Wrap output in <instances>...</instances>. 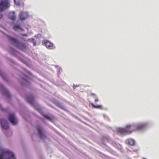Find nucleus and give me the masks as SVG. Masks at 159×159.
<instances>
[{
    "mask_svg": "<svg viewBox=\"0 0 159 159\" xmlns=\"http://www.w3.org/2000/svg\"><path fill=\"white\" fill-rule=\"evenodd\" d=\"M146 126L145 124H142L136 125H129L126 126L125 129L118 128L116 131L118 134L126 135L130 134L132 132L139 130L144 128Z\"/></svg>",
    "mask_w": 159,
    "mask_h": 159,
    "instance_id": "obj_1",
    "label": "nucleus"
},
{
    "mask_svg": "<svg viewBox=\"0 0 159 159\" xmlns=\"http://www.w3.org/2000/svg\"><path fill=\"white\" fill-rule=\"evenodd\" d=\"M8 38L11 42L16 47L23 51L26 50V47L24 44L19 43L16 39L13 37L8 36Z\"/></svg>",
    "mask_w": 159,
    "mask_h": 159,
    "instance_id": "obj_2",
    "label": "nucleus"
},
{
    "mask_svg": "<svg viewBox=\"0 0 159 159\" xmlns=\"http://www.w3.org/2000/svg\"><path fill=\"white\" fill-rule=\"evenodd\" d=\"M10 6L9 0H2L0 2V11H2L5 8H8Z\"/></svg>",
    "mask_w": 159,
    "mask_h": 159,
    "instance_id": "obj_3",
    "label": "nucleus"
},
{
    "mask_svg": "<svg viewBox=\"0 0 159 159\" xmlns=\"http://www.w3.org/2000/svg\"><path fill=\"white\" fill-rule=\"evenodd\" d=\"M8 119L10 121L13 125H15L17 124V120L15 117L14 114H10L9 115Z\"/></svg>",
    "mask_w": 159,
    "mask_h": 159,
    "instance_id": "obj_4",
    "label": "nucleus"
},
{
    "mask_svg": "<svg viewBox=\"0 0 159 159\" xmlns=\"http://www.w3.org/2000/svg\"><path fill=\"white\" fill-rule=\"evenodd\" d=\"M19 17L21 20H23L28 18L29 17V15L27 12L22 11L20 14Z\"/></svg>",
    "mask_w": 159,
    "mask_h": 159,
    "instance_id": "obj_5",
    "label": "nucleus"
},
{
    "mask_svg": "<svg viewBox=\"0 0 159 159\" xmlns=\"http://www.w3.org/2000/svg\"><path fill=\"white\" fill-rule=\"evenodd\" d=\"M1 125L2 128L4 129H7L9 128L8 124L5 120H3L1 122Z\"/></svg>",
    "mask_w": 159,
    "mask_h": 159,
    "instance_id": "obj_6",
    "label": "nucleus"
},
{
    "mask_svg": "<svg viewBox=\"0 0 159 159\" xmlns=\"http://www.w3.org/2000/svg\"><path fill=\"white\" fill-rule=\"evenodd\" d=\"M1 125L2 128L4 129H7L9 128L8 124L5 120H3L1 122Z\"/></svg>",
    "mask_w": 159,
    "mask_h": 159,
    "instance_id": "obj_7",
    "label": "nucleus"
},
{
    "mask_svg": "<svg viewBox=\"0 0 159 159\" xmlns=\"http://www.w3.org/2000/svg\"><path fill=\"white\" fill-rule=\"evenodd\" d=\"M39 134V136L42 139H44L46 137L45 136L43 133L42 131V128L41 126H39L37 128Z\"/></svg>",
    "mask_w": 159,
    "mask_h": 159,
    "instance_id": "obj_8",
    "label": "nucleus"
},
{
    "mask_svg": "<svg viewBox=\"0 0 159 159\" xmlns=\"http://www.w3.org/2000/svg\"><path fill=\"white\" fill-rule=\"evenodd\" d=\"M44 43L47 48L51 49L53 48V44L48 41H45Z\"/></svg>",
    "mask_w": 159,
    "mask_h": 159,
    "instance_id": "obj_9",
    "label": "nucleus"
},
{
    "mask_svg": "<svg viewBox=\"0 0 159 159\" xmlns=\"http://www.w3.org/2000/svg\"><path fill=\"white\" fill-rule=\"evenodd\" d=\"M27 100L28 102L32 105L34 104V97L31 95L27 97Z\"/></svg>",
    "mask_w": 159,
    "mask_h": 159,
    "instance_id": "obj_10",
    "label": "nucleus"
},
{
    "mask_svg": "<svg viewBox=\"0 0 159 159\" xmlns=\"http://www.w3.org/2000/svg\"><path fill=\"white\" fill-rule=\"evenodd\" d=\"M54 103L56 106H57L58 107L60 108H61L63 110H65L66 109V107H64L58 101H55L54 102Z\"/></svg>",
    "mask_w": 159,
    "mask_h": 159,
    "instance_id": "obj_11",
    "label": "nucleus"
},
{
    "mask_svg": "<svg viewBox=\"0 0 159 159\" xmlns=\"http://www.w3.org/2000/svg\"><path fill=\"white\" fill-rule=\"evenodd\" d=\"M9 17L10 19L12 20H14L16 18L15 12L14 11H13L11 12L9 14Z\"/></svg>",
    "mask_w": 159,
    "mask_h": 159,
    "instance_id": "obj_12",
    "label": "nucleus"
},
{
    "mask_svg": "<svg viewBox=\"0 0 159 159\" xmlns=\"http://www.w3.org/2000/svg\"><path fill=\"white\" fill-rule=\"evenodd\" d=\"M126 143L127 144L131 145H134L135 144L134 141L132 139H129L126 140Z\"/></svg>",
    "mask_w": 159,
    "mask_h": 159,
    "instance_id": "obj_13",
    "label": "nucleus"
},
{
    "mask_svg": "<svg viewBox=\"0 0 159 159\" xmlns=\"http://www.w3.org/2000/svg\"><path fill=\"white\" fill-rule=\"evenodd\" d=\"M92 105V106L94 108H98V109H102V107L101 105H97L96 106L94 105L93 104H91Z\"/></svg>",
    "mask_w": 159,
    "mask_h": 159,
    "instance_id": "obj_14",
    "label": "nucleus"
},
{
    "mask_svg": "<svg viewBox=\"0 0 159 159\" xmlns=\"http://www.w3.org/2000/svg\"><path fill=\"white\" fill-rule=\"evenodd\" d=\"M13 29L15 30H16L19 29L22 30L20 28V25H15L13 27Z\"/></svg>",
    "mask_w": 159,
    "mask_h": 159,
    "instance_id": "obj_15",
    "label": "nucleus"
},
{
    "mask_svg": "<svg viewBox=\"0 0 159 159\" xmlns=\"http://www.w3.org/2000/svg\"><path fill=\"white\" fill-rule=\"evenodd\" d=\"M43 116L44 117H45V118L48 120H50L51 119V117L45 114L43 115Z\"/></svg>",
    "mask_w": 159,
    "mask_h": 159,
    "instance_id": "obj_16",
    "label": "nucleus"
},
{
    "mask_svg": "<svg viewBox=\"0 0 159 159\" xmlns=\"http://www.w3.org/2000/svg\"><path fill=\"white\" fill-rule=\"evenodd\" d=\"M31 40V41L33 42V43L34 46L36 45V42L34 41V40L32 38V39H30L28 40Z\"/></svg>",
    "mask_w": 159,
    "mask_h": 159,
    "instance_id": "obj_17",
    "label": "nucleus"
},
{
    "mask_svg": "<svg viewBox=\"0 0 159 159\" xmlns=\"http://www.w3.org/2000/svg\"><path fill=\"white\" fill-rule=\"evenodd\" d=\"M0 75H1V76L3 78V79L4 80H6V76L5 75L3 74L2 73H0Z\"/></svg>",
    "mask_w": 159,
    "mask_h": 159,
    "instance_id": "obj_18",
    "label": "nucleus"
},
{
    "mask_svg": "<svg viewBox=\"0 0 159 159\" xmlns=\"http://www.w3.org/2000/svg\"><path fill=\"white\" fill-rule=\"evenodd\" d=\"M5 93L7 97H9L10 95L7 91H5Z\"/></svg>",
    "mask_w": 159,
    "mask_h": 159,
    "instance_id": "obj_19",
    "label": "nucleus"
},
{
    "mask_svg": "<svg viewBox=\"0 0 159 159\" xmlns=\"http://www.w3.org/2000/svg\"><path fill=\"white\" fill-rule=\"evenodd\" d=\"M14 2L17 5H20V3H16V0H14Z\"/></svg>",
    "mask_w": 159,
    "mask_h": 159,
    "instance_id": "obj_20",
    "label": "nucleus"
},
{
    "mask_svg": "<svg viewBox=\"0 0 159 159\" xmlns=\"http://www.w3.org/2000/svg\"><path fill=\"white\" fill-rule=\"evenodd\" d=\"M2 17V14L1 13H0V19H1Z\"/></svg>",
    "mask_w": 159,
    "mask_h": 159,
    "instance_id": "obj_21",
    "label": "nucleus"
},
{
    "mask_svg": "<svg viewBox=\"0 0 159 159\" xmlns=\"http://www.w3.org/2000/svg\"><path fill=\"white\" fill-rule=\"evenodd\" d=\"M98 101V99L97 98H96L95 100V102H97Z\"/></svg>",
    "mask_w": 159,
    "mask_h": 159,
    "instance_id": "obj_22",
    "label": "nucleus"
},
{
    "mask_svg": "<svg viewBox=\"0 0 159 159\" xmlns=\"http://www.w3.org/2000/svg\"><path fill=\"white\" fill-rule=\"evenodd\" d=\"M91 95L92 96H96L95 94L93 93H91Z\"/></svg>",
    "mask_w": 159,
    "mask_h": 159,
    "instance_id": "obj_23",
    "label": "nucleus"
},
{
    "mask_svg": "<svg viewBox=\"0 0 159 159\" xmlns=\"http://www.w3.org/2000/svg\"><path fill=\"white\" fill-rule=\"evenodd\" d=\"M77 87V85H74L73 87L74 89H75Z\"/></svg>",
    "mask_w": 159,
    "mask_h": 159,
    "instance_id": "obj_24",
    "label": "nucleus"
},
{
    "mask_svg": "<svg viewBox=\"0 0 159 159\" xmlns=\"http://www.w3.org/2000/svg\"><path fill=\"white\" fill-rule=\"evenodd\" d=\"M23 36H27V34H23L22 35Z\"/></svg>",
    "mask_w": 159,
    "mask_h": 159,
    "instance_id": "obj_25",
    "label": "nucleus"
},
{
    "mask_svg": "<svg viewBox=\"0 0 159 159\" xmlns=\"http://www.w3.org/2000/svg\"><path fill=\"white\" fill-rule=\"evenodd\" d=\"M1 107V105H0V107Z\"/></svg>",
    "mask_w": 159,
    "mask_h": 159,
    "instance_id": "obj_26",
    "label": "nucleus"
}]
</instances>
